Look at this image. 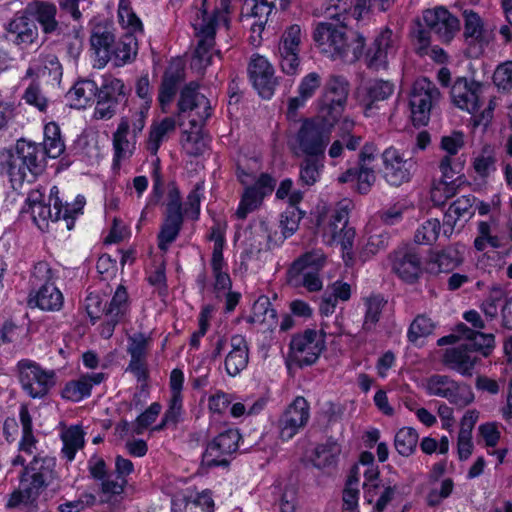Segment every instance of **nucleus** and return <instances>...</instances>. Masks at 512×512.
<instances>
[{"mask_svg":"<svg viewBox=\"0 0 512 512\" xmlns=\"http://www.w3.org/2000/svg\"><path fill=\"white\" fill-rule=\"evenodd\" d=\"M59 271L50 263L40 260L32 266L28 279L27 303L42 311H59L63 307L64 296L56 286Z\"/></svg>","mask_w":512,"mask_h":512,"instance_id":"7","label":"nucleus"},{"mask_svg":"<svg viewBox=\"0 0 512 512\" xmlns=\"http://www.w3.org/2000/svg\"><path fill=\"white\" fill-rule=\"evenodd\" d=\"M310 419V404L303 396H296L279 415L275 427L282 442L293 439Z\"/></svg>","mask_w":512,"mask_h":512,"instance_id":"17","label":"nucleus"},{"mask_svg":"<svg viewBox=\"0 0 512 512\" xmlns=\"http://www.w3.org/2000/svg\"><path fill=\"white\" fill-rule=\"evenodd\" d=\"M217 12L211 17L204 18L198 26H195V34L199 38L193 53L192 65L206 69L212 64V50L216 45Z\"/></svg>","mask_w":512,"mask_h":512,"instance_id":"21","label":"nucleus"},{"mask_svg":"<svg viewBox=\"0 0 512 512\" xmlns=\"http://www.w3.org/2000/svg\"><path fill=\"white\" fill-rule=\"evenodd\" d=\"M118 23L125 31L121 35H130L133 38L132 46L138 53L139 36H144V24L140 17L134 11L130 0H119L117 10Z\"/></svg>","mask_w":512,"mask_h":512,"instance_id":"31","label":"nucleus"},{"mask_svg":"<svg viewBox=\"0 0 512 512\" xmlns=\"http://www.w3.org/2000/svg\"><path fill=\"white\" fill-rule=\"evenodd\" d=\"M452 377L444 374H433L426 380L425 391L429 396L444 398L450 395L449 386L452 385Z\"/></svg>","mask_w":512,"mask_h":512,"instance_id":"57","label":"nucleus"},{"mask_svg":"<svg viewBox=\"0 0 512 512\" xmlns=\"http://www.w3.org/2000/svg\"><path fill=\"white\" fill-rule=\"evenodd\" d=\"M495 163L494 152L488 147H484L482 152L474 158L473 168L479 177L487 178L491 172L496 170Z\"/></svg>","mask_w":512,"mask_h":512,"instance_id":"59","label":"nucleus"},{"mask_svg":"<svg viewBox=\"0 0 512 512\" xmlns=\"http://www.w3.org/2000/svg\"><path fill=\"white\" fill-rule=\"evenodd\" d=\"M248 77L258 95L265 100H270L278 85L274 75V67L268 59L259 54H253L248 63Z\"/></svg>","mask_w":512,"mask_h":512,"instance_id":"19","label":"nucleus"},{"mask_svg":"<svg viewBox=\"0 0 512 512\" xmlns=\"http://www.w3.org/2000/svg\"><path fill=\"white\" fill-rule=\"evenodd\" d=\"M419 435L413 427L400 428L394 437L396 451L403 457H409L417 447Z\"/></svg>","mask_w":512,"mask_h":512,"instance_id":"50","label":"nucleus"},{"mask_svg":"<svg viewBox=\"0 0 512 512\" xmlns=\"http://www.w3.org/2000/svg\"><path fill=\"white\" fill-rule=\"evenodd\" d=\"M265 198L262 197L259 192L255 190V187L251 185L247 186L238 203L235 216L238 220H245L248 215L256 210H258Z\"/></svg>","mask_w":512,"mask_h":512,"instance_id":"47","label":"nucleus"},{"mask_svg":"<svg viewBox=\"0 0 512 512\" xmlns=\"http://www.w3.org/2000/svg\"><path fill=\"white\" fill-rule=\"evenodd\" d=\"M313 38L321 52L332 60L354 63L363 56L365 38L358 34L349 41L345 25L320 22L314 30Z\"/></svg>","mask_w":512,"mask_h":512,"instance_id":"6","label":"nucleus"},{"mask_svg":"<svg viewBox=\"0 0 512 512\" xmlns=\"http://www.w3.org/2000/svg\"><path fill=\"white\" fill-rule=\"evenodd\" d=\"M107 378L103 372L82 374L78 379L65 383L61 390L64 400L78 403L91 396L93 386L100 385Z\"/></svg>","mask_w":512,"mask_h":512,"instance_id":"28","label":"nucleus"},{"mask_svg":"<svg viewBox=\"0 0 512 512\" xmlns=\"http://www.w3.org/2000/svg\"><path fill=\"white\" fill-rule=\"evenodd\" d=\"M161 408L162 406L159 402H153L147 409L139 414L135 420L134 433L137 435L143 434V432L156 421L161 412Z\"/></svg>","mask_w":512,"mask_h":512,"instance_id":"61","label":"nucleus"},{"mask_svg":"<svg viewBox=\"0 0 512 512\" xmlns=\"http://www.w3.org/2000/svg\"><path fill=\"white\" fill-rule=\"evenodd\" d=\"M19 383L22 390L33 399H42L56 384L54 370H46L30 359L18 361Z\"/></svg>","mask_w":512,"mask_h":512,"instance_id":"14","label":"nucleus"},{"mask_svg":"<svg viewBox=\"0 0 512 512\" xmlns=\"http://www.w3.org/2000/svg\"><path fill=\"white\" fill-rule=\"evenodd\" d=\"M134 89L135 97L130 96V99H134L136 101V107L143 108L145 110L150 109L153 103V92L148 73H145L136 79Z\"/></svg>","mask_w":512,"mask_h":512,"instance_id":"54","label":"nucleus"},{"mask_svg":"<svg viewBox=\"0 0 512 512\" xmlns=\"http://www.w3.org/2000/svg\"><path fill=\"white\" fill-rule=\"evenodd\" d=\"M57 6L51 1L33 0L18 11L6 30L15 34L17 44H32L38 36L39 25L44 35H60L62 26L57 20Z\"/></svg>","mask_w":512,"mask_h":512,"instance_id":"5","label":"nucleus"},{"mask_svg":"<svg viewBox=\"0 0 512 512\" xmlns=\"http://www.w3.org/2000/svg\"><path fill=\"white\" fill-rule=\"evenodd\" d=\"M130 129V121L127 116H123L118 123L116 131L113 133L112 145H113V158L112 168L114 170L120 169L122 161L129 159L133 153L135 146L132 145V149H129L130 143L127 139Z\"/></svg>","mask_w":512,"mask_h":512,"instance_id":"32","label":"nucleus"},{"mask_svg":"<svg viewBox=\"0 0 512 512\" xmlns=\"http://www.w3.org/2000/svg\"><path fill=\"white\" fill-rule=\"evenodd\" d=\"M63 76V67L58 57L48 54L40 57L38 61L31 63L27 68L23 80L31 79L40 82L41 79L51 86H58Z\"/></svg>","mask_w":512,"mask_h":512,"instance_id":"26","label":"nucleus"},{"mask_svg":"<svg viewBox=\"0 0 512 512\" xmlns=\"http://www.w3.org/2000/svg\"><path fill=\"white\" fill-rule=\"evenodd\" d=\"M305 212L300 208L287 206L280 215L281 242L291 237L298 229Z\"/></svg>","mask_w":512,"mask_h":512,"instance_id":"52","label":"nucleus"},{"mask_svg":"<svg viewBox=\"0 0 512 512\" xmlns=\"http://www.w3.org/2000/svg\"><path fill=\"white\" fill-rule=\"evenodd\" d=\"M207 239L214 243L210 261L212 273L227 271L228 264L223 254L226 246L225 228L221 227L219 223L213 225L210 228Z\"/></svg>","mask_w":512,"mask_h":512,"instance_id":"38","label":"nucleus"},{"mask_svg":"<svg viewBox=\"0 0 512 512\" xmlns=\"http://www.w3.org/2000/svg\"><path fill=\"white\" fill-rule=\"evenodd\" d=\"M441 232V222L437 218H430L418 227L414 240L421 245H432L437 241Z\"/></svg>","mask_w":512,"mask_h":512,"instance_id":"53","label":"nucleus"},{"mask_svg":"<svg viewBox=\"0 0 512 512\" xmlns=\"http://www.w3.org/2000/svg\"><path fill=\"white\" fill-rule=\"evenodd\" d=\"M494 349L488 344L481 346L477 343H462L446 349L442 363L447 369L463 377H472L475 367L481 363L482 358L491 356Z\"/></svg>","mask_w":512,"mask_h":512,"instance_id":"12","label":"nucleus"},{"mask_svg":"<svg viewBox=\"0 0 512 512\" xmlns=\"http://www.w3.org/2000/svg\"><path fill=\"white\" fill-rule=\"evenodd\" d=\"M465 247L459 243L450 244L440 249H430L426 257V274L438 276L451 273L464 262Z\"/></svg>","mask_w":512,"mask_h":512,"instance_id":"20","label":"nucleus"},{"mask_svg":"<svg viewBox=\"0 0 512 512\" xmlns=\"http://www.w3.org/2000/svg\"><path fill=\"white\" fill-rule=\"evenodd\" d=\"M43 133V143L22 137L9 148L0 149V176L7 177L14 190L25 181H35L45 171L47 157L56 159L64 153L65 142L56 122L45 124Z\"/></svg>","mask_w":512,"mask_h":512,"instance_id":"1","label":"nucleus"},{"mask_svg":"<svg viewBox=\"0 0 512 512\" xmlns=\"http://www.w3.org/2000/svg\"><path fill=\"white\" fill-rule=\"evenodd\" d=\"M383 177L391 186H400L410 181L416 162L413 158L404 159L403 154L391 146L382 153Z\"/></svg>","mask_w":512,"mask_h":512,"instance_id":"22","label":"nucleus"},{"mask_svg":"<svg viewBox=\"0 0 512 512\" xmlns=\"http://www.w3.org/2000/svg\"><path fill=\"white\" fill-rule=\"evenodd\" d=\"M324 159L322 156L305 155L299 171V181L303 186H312L320 180Z\"/></svg>","mask_w":512,"mask_h":512,"instance_id":"43","label":"nucleus"},{"mask_svg":"<svg viewBox=\"0 0 512 512\" xmlns=\"http://www.w3.org/2000/svg\"><path fill=\"white\" fill-rule=\"evenodd\" d=\"M463 165L464 161L450 156H444L440 161L439 170L442 173V183L445 186L444 192L446 198H451L455 195L456 189L454 185L455 182L460 179V177L455 178V175L462 171Z\"/></svg>","mask_w":512,"mask_h":512,"instance_id":"41","label":"nucleus"},{"mask_svg":"<svg viewBox=\"0 0 512 512\" xmlns=\"http://www.w3.org/2000/svg\"><path fill=\"white\" fill-rule=\"evenodd\" d=\"M464 32L466 41L475 42L480 46L487 45L488 40L485 36L484 22L480 15L473 9L463 11Z\"/></svg>","mask_w":512,"mask_h":512,"instance_id":"40","label":"nucleus"},{"mask_svg":"<svg viewBox=\"0 0 512 512\" xmlns=\"http://www.w3.org/2000/svg\"><path fill=\"white\" fill-rule=\"evenodd\" d=\"M214 506L210 490L196 492L172 501L173 512H213Z\"/></svg>","mask_w":512,"mask_h":512,"instance_id":"34","label":"nucleus"},{"mask_svg":"<svg viewBox=\"0 0 512 512\" xmlns=\"http://www.w3.org/2000/svg\"><path fill=\"white\" fill-rule=\"evenodd\" d=\"M334 8L337 12L335 14L330 13L331 17L337 16L341 13L350 12L351 15L360 20L362 16L371 11L374 8V0H341V2H334V5L327 7V10Z\"/></svg>","mask_w":512,"mask_h":512,"instance_id":"49","label":"nucleus"},{"mask_svg":"<svg viewBox=\"0 0 512 512\" xmlns=\"http://www.w3.org/2000/svg\"><path fill=\"white\" fill-rule=\"evenodd\" d=\"M484 85L482 82L457 77L451 85L450 96L453 104L470 114L477 113L483 105L481 95Z\"/></svg>","mask_w":512,"mask_h":512,"instance_id":"23","label":"nucleus"},{"mask_svg":"<svg viewBox=\"0 0 512 512\" xmlns=\"http://www.w3.org/2000/svg\"><path fill=\"white\" fill-rule=\"evenodd\" d=\"M286 282L291 287H304L309 292H318L323 287L320 271H304L296 275L292 270H287Z\"/></svg>","mask_w":512,"mask_h":512,"instance_id":"45","label":"nucleus"},{"mask_svg":"<svg viewBox=\"0 0 512 512\" xmlns=\"http://www.w3.org/2000/svg\"><path fill=\"white\" fill-rule=\"evenodd\" d=\"M149 340L150 337L142 332L135 333L129 338L128 353L131 357L130 360L146 359Z\"/></svg>","mask_w":512,"mask_h":512,"instance_id":"63","label":"nucleus"},{"mask_svg":"<svg viewBox=\"0 0 512 512\" xmlns=\"http://www.w3.org/2000/svg\"><path fill=\"white\" fill-rule=\"evenodd\" d=\"M85 309L92 325L102 316L106 317L107 301L98 293H89L85 299Z\"/></svg>","mask_w":512,"mask_h":512,"instance_id":"60","label":"nucleus"},{"mask_svg":"<svg viewBox=\"0 0 512 512\" xmlns=\"http://www.w3.org/2000/svg\"><path fill=\"white\" fill-rule=\"evenodd\" d=\"M336 124L319 113L304 118L296 133V141L301 152L304 155L325 158V151Z\"/></svg>","mask_w":512,"mask_h":512,"instance_id":"9","label":"nucleus"},{"mask_svg":"<svg viewBox=\"0 0 512 512\" xmlns=\"http://www.w3.org/2000/svg\"><path fill=\"white\" fill-rule=\"evenodd\" d=\"M55 468V458L34 456L19 475V482L23 488L14 489L8 495L6 509H15L23 505L25 512H38L41 493L57 478Z\"/></svg>","mask_w":512,"mask_h":512,"instance_id":"3","label":"nucleus"},{"mask_svg":"<svg viewBox=\"0 0 512 512\" xmlns=\"http://www.w3.org/2000/svg\"><path fill=\"white\" fill-rule=\"evenodd\" d=\"M389 261L391 271L404 284L415 285L426 274V258L414 246L398 247L389 254Z\"/></svg>","mask_w":512,"mask_h":512,"instance_id":"13","label":"nucleus"},{"mask_svg":"<svg viewBox=\"0 0 512 512\" xmlns=\"http://www.w3.org/2000/svg\"><path fill=\"white\" fill-rule=\"evenodd\" d=\"M132 88L123 79L111 74L101 77L93 116L97 120H110L130 106Z\"/></svg>","mask_w":512,"mask_h":512,"instance_id":"8","label":"nucleus"},{"mask_svg":"<svg viewBox=\"0 0 512 512\" xmlns=\"http://www.w3.org/2000/svg\"><path fill=\"white\" fill-rule=\"evenodd\" d=\"M132 41L133 38L130 35L117 37L112 21L101 19L91 22L89 42L94 67L102 69L109 62L114 67H123L132 63L138 54L131 44Z\"/></svg>","mask_w":512,"mask_h":512,"instance_id":"4","label":"nucleus"},{"mask_svg":"<svg viewBox=\"0 0 512 512\" xmlns=\"http://www.w3.org/2000/svg\"><path fill=\"white\" fill-rule=\"evenodd\" d=\"M393 92L394 84L390 81L382 79L369 81L361 98L364 114L370 116L374 109H378V102L387 100Z\"/></svg>","mask_w":512,"mask_h":512,"instance_id":"33","label":"nucleus"},{"mask_svg":"<svg viewBox=\"0 0 512 512\" xmlns=\"http://www.w3.org/2000/svg\"><path fill=\"white\" fill-rule=\"evenodd\" d=\"M277 7H279L278 0H243L241 15L255 19L251 24V32L253 34L257 33L261 39L268 16Z\"/></svg>","mask_w":512,"mask_h":512,"instance_id":"30","label":"nucleus"},{"mask_svg":"<svg viewBox=\"0 0 512 512\" xmlns=\"http://www.w3.org/2000/svg\"><path fill=\"white\" fill-rule=\"evenodd\" d=\"M493 83L501 91L512 90V60L497 66L493 74Z\"/></svg>","mask_w":512,"mask_h":512,"instance_id":"64","label":"nucleus"},{"mask_svg":"<svg viewBox=\"0 0 512 512\" xmlns=\"http://www.w3.org/2000/svg\"><path fill=\"white\" fill-rule=\"evenodd\" d=\"M301 34V27L298 24L288 26L281 36L279 51L300 52Z\"/></svg>","mask_w":512,"mask_h":512,"instance_id":"62","label":"nucleus"},{"mask_svg":"<svg viewBox=\"0 0 512 512\" xmlns=\"http://www.w3.org/2000/svg\"><path fill=\"white\" fill-rule=\"evenodd\" d=\"M184 80L185 70L183 67L179 66L174 69H168L163 73L157 97L162 110L172 103L178 92L180 84Z\"/></svg>","mask_w":512,"mask_h":512,"instance_id":"35","label":"nucleus"},{"mask_svg":"<svg viewBox=\"0 0 512 512\" xmlns=\"http://www.w3.org/2000/svg\"><path fill=\"white\" fill-rule=\"evenodd\" d=\"M326 350V333L306 328L292 335L288 345L287 362L299 368L314 365Z\"/></svg>","mask_w":512,"mask_h":512,"instance_id":"11","label":"nucleus"},{"mask_svg":"<svg viewBox=\"0 0 512 512\" xmlns=\"http://www.w3.org/2000/svg\"><path fill=\"white\" fill-rule=\"evenodd\" d=\"M350 83L343 75H330L321 88L315 102L317 113L336 122H340L347 106Z\"/></svg>","mask_w":512,"mask_h":512,"instance_id":"10","label":"nucleus"},{"mask_svg":"<svg viewBox=\"0 0 512 512\" xmlns=\"http://www.w3.org/2000/svg\"><path fill=\"white\" fill-rule=\"evenodd\" d=\"M131 310V302L127 288L119 284L111 299L107 302L106 318L98 326L102 339H110L117 325L125 322Z\"/></svg>","mask_w":512,"mask_h":512,"instance_id":"18","label":"nucleus"},{"mask_svg":"<svg viewBox=\"0 0 512 512\" xmlns=\"http://www.w3.org/2000/svg\"><path fill=\"white\" fill-rule=\"evenodd\" d=\"M231 350L224 360V368L228 376L236 377L249 363V345L246 337L241 334L232 335L230 338Z\"/></svg>","mask_w":512,"mask_h":512,"instance_id":"29","label":"nucleus"},{"mask_svg":"<svg viewBox=\"0 0 512 512\" xmlns=\"http://www.w3.org/2000/svg\"><path fill=\"white\" fill-rule=\"evenodd\" d=\"M439 97L440 92L432 81L423 78L414 82L409 96L411 121L414 127L428 125L431 109Z\"/></svg>","mask_w":512,"mask_h":512,"instance_id":"15","label":"nucleus"},{"mask_svg":"<svg viewBox=\"0 0 512 512\" xmlns=\"http://www.w3.org/2000/svg\"><path fill=\"white\" fill-rule=\"evenodd\" d=\"M434 328L435 325L429 317L424 314H419L414 318L408 328L407 339L411 343H416L420 338L432 334Z\"/></svg>","mask_w":512,"mask_h":512,"instance_id":"55","label":"nucleus"},{"mask_svg":"<svg viewBox=\"0 0 512 512\" xmlns=\"http://www.w3.org/2000/svg\"><path fill=\"white\" fill-rule=\"evenodd\" d=\"M199 89L200 84L197 81H190L180 89L177 101V114L179 116L196 109L199 98L206 99L204 95H200Z\"/></svg>","mask_w":512,"mask_h":512,"instance_id":"44","label":"nucleus"},{"mask_svg":"<svg viewBox=\"0 0 512 512\" xmlns=\"http://www.w3.org/2000/svg\"><path fill=\"white\" fill-rule=\"evenodd\" d=\"M242 435L238 428H227L215 436L206 445L202 453V463L208 468H228L230 461L224 456H230L239 449Z\"/></svg>","mask_w":512,"mask_h":512,"instance_id":"16","label":"nucleus"},{"mask_svg":"<svg viewBox=\"0 0 512 512\" xmlns=\"http://www.w3.org/2000/svg\"><path fill=\"white\" fill-rule=\"evenodd\" d=\"M54 209V221L63 219L66 222L67 230H72L75 227L76 219L84 213L86 199L83 195H77L73 203L63 204L60 197L52 199Z\"/></svg>","mask_w":512,"mask_h":512,"instance_id":"37","label":"nucleus"},{"mask_svg":"<svg viewBox=\"0 0 512 512\" xmlns=\"http://www.w3.org/2000/svg\"><path fill=\"white\" fill-rule=\"evenodd\" d=\"M423 21L427 28L445 44L450 43L460 30V20L444 6L425 10Z\"/></svg>","mask_w":512,"mask_h":512,"instance_id":"24","label":"nucleus"},{"mask_svg":"<svg viewBox=\"0 0 512 512\" xmlns=\"http://www.w3.org/2000/svg\"><path fill=\"white\" fill-rule=\"evenodd\" d=\"M387 300L381 293H372L364 298V316L362 323V331L372 333L375 331L377 324L381 319V315Z\"/></svg>","mask_w":512,"mask_h":512,"instance_id":"39","label":"nucleus"},{"mask_svg":"<svg viewBox=\"0 0 512 512\" xmlns=\"http://www.w3.org/2000/svg\"><path fill=\"white\" fill-rule=\"evenodd\" d=\"M450 395L444 397L451 405L458 409H463L475 400V394L470 384L464 381L452 379V385L449 386Z\"/></svg>","mask_w":512,"mask_h":512,"instance_id":"46","label":"nucleus"},{"mask_svg":"<svg viewBox=\"0 0 512 512\" xmlns=\"http://www.w3.org/2000/svg\"><path fill=\"white\" fill-rule=\"evenodd\" d=\"M204 181L197 182L187 195L183 208L182 196L175 182L169 185L163 221L157 234V246L167 252L170 245L178 238L184 224L185 215L191 220H198L201 213V201L204 198Z\"/></svg>","mask_w":512,"mask_h":512,"instance_id":"2","label":"nucleus"},{"mask_svg":"<svg viewBox=\"0 0 512 512\" xmlns=\"http://www.w3.org/2000/svg\"><path fill=\"white\" fill-rule=\"evenodd\" d=\"M330 229L327 232H322L323 240L330 246L340 245L343 254L350 255L352 253L355 229L353 227H340L339 230Z\"/></svg>","mask_w":512,"mask_h":512,"instance_id":"48","label":"nucleus"},{"mask_svg":"<svg viewBox=\"0 0 512 512\" xmlns=\"http://www.w3.org/2000/svg\"><path fill=\"white\" fill-rule=\"evenodd\" d=\"M453 332L457 334L458 340H466L465 343H477L481 346L488 344L495 348V335L493 333H484L468 327L465 323L459 322Z\"/></svg>","mask_w":512,"mask_h":512,"instance_id":"51","label":"nucleus"},{"mask_svg":"<svg viewBox=\"0 0 512 512\" xmlns=\"http://www.w3.org/2000/svg\"><path fill=\"white\" fill-rule=\"evenodd\" d=\"M340 449L335 444L318 446L315 449V467L319 469L335 467L339 460Z\"/></svg>","mask_w":512,"mask_h":512,"instance_id":"56","label":"nucleus"},{"mask_svg":"<svg viewBox=\"0 0 512 512\" xmlns=\"http://www.w3.org/2000/svg\"><path fill=\"white\" fill-rule=\"evenodd\" d=\"M21 212L29 213L32 222L43 233L49 231L50 222H56L54 221V212H52L51 203L46 201L45 190L43 188L29 191Z\"/></svg>","mask_w":512,"mask_h":512,"instance_id":"25","label":"nucleus"},{"mask_svg":"<svg viewBox=\"0 0 512 512\" xmlns=\"http://www.w3.org/2000/svg\"><path fill=\"white\" fill-rule=\"evenodd\" d=\"M393 31L389 27L383 28L375 37L364 54V61L368 69L379 71L388 67V51L393 46Z\"/></svg>","mask_w":512,"mask_h":512,"instance_id":"27","label":"nucleus"},{"mask_svg":"<svg viewBox=\"0 0 512 512\" xmlns=\"http://www.w3.org/2000/svg\"><path fill=\"white\" fill-rule=\"evenodd\" d=\"M326 263V256L320 250H311L297 257L288 267L296 275L304 271H321Z\"/></svg>","mask_w":512,"mask_h":512,"instance_id":"42","label":"nucleus"},{"mask_svg":"<svg viewBox=\"0 0 512 512\" xmlns=\"http://www.w3.org/2000/svg\"><path fill=\"white\" fill-rule=\"evenodd\" d=\"M22 99L29 106L37 108L40 112H46L48 109V99L41 92L40 82L35 79L31 80L25 89Z\"/></svg>","mask_w":512,"mask_h":512,"instance_id":"58","label":"nucleus"},{"mask_svg":"<svg viewBox=\"0 0 512 512\" xmlns=\"http://www.w3.org/2000/svg\"><path fill=\"white\" fill-rule=\"evenodd\" d=\"M99 84L89 78L77 80L67 92V98L73 102L76 108H86L92 104L96 105Z\"/></svg>","mask_w":512,"mask_h":512,"instance_id":"36","label":"nucleus"}]
</instances>
